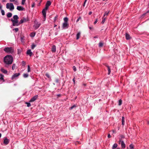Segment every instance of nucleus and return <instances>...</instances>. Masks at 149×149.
I'll return each instance as SVG.
<instances>
[{
    "label": "nucleus",
    "mask_w": 149,
    "mask_h": 149,
    "mask_svg": "<svg viewBox=\"0 0 149 149\" xmlns=\"http://www.w3.org/2000/svg\"><path fill=\"white\" fill-rule=\"evenodd\" d=\"M89 28L90 29H92V27L91 26H89Z\"/></svg>",
    "instance_id": "61"
},
{
    "label": "nucleus",
    "mask_w": 149,
    "mask_h": 149,
    "mask_svg": "<svg viewBox=\"0 0 149 149\" xmlns=\"http://www.w3.org/2000/svg\"><path fill=\"white\" fill-rule=\"evenodd\" d=\"M147 123H148V124H149V121H148L147 122Z\"/></svg>",
    "instance_id": "64"
},
{
    "label": "nucleus",
    "mask_w": 149,
    "mask_h": 149,
    "mask_svg": "<svg viewBox=\"0 0 149 149\" xmlns=\"http://www.w3.org/2000/svg\"><path fill=\"white\" fill-rule=\"evenodd\" d=\"M16 67V65L15 64H13L12 65V69L13 70Z\"/></svg>",
    "instance_id": "35"
},
{
    "label": "nucleus",
    "mask_w": 149,
    "mask_h": 149,
    "mask_svg": "<svg viewBox=\"0 0 149 149\" xmlns=\"http://www.w3.org/2000/svg\"><path fill=\"white\" fill-rule=\"evenodd\" d=\"M29 76L28 74L27 73H25L23 74V76L24 78H27Z\"/></svg>",
    "instance_id": "29"
},
{
    "label": "nucleus",
    "mask_w": 149,
    "mask_h": 149,
    "mask_svg": "<svg viewBox=\"0 0 149 149\" xmlns=\"http://www.w3.org/2000/svg\"><path fill=\"white\" fill-rule=\"evenodd\" d=\"M45 75L48 78H50V76H49V74L47 73V74H46Z\"/></svg>",
    "instance_id": "46"
},
{
    "label": "nucleus",
    "mask_w": 149,
    "mask_h": 149,
    "mask_svg": "<svg viewBox=\"0 0 149 149\" xmlns=\"http://www.w3.org/2000/svg\"><path fill=\"white\" fill-rule=\"evenodd\" d=\"M1 12L2 15H5V12L3 10L1 9Z\"/></svg>",
    "instance_id": "34"
},
{
    "label": "nucleus",
    "mask_w": 149,
    "mask_h": 149,
    "mask_svg": "<svg viewBox=\"0 0 149 149\" xmlns=\"http://www.w3.org/2000/svg\"><path fill=\"white\" fill-rule=\"evenodd\" d=\"M9 139L6 137L4 138L3 142L5 145H7L9 143Z\"/></svg>",
    "instance_id": "8"
},
{
    "label": "nucleus",
    "mask_w": 149,
    "mask_h": 149,
    "mask_svg": "<svg viewBox=\"0 0 149 149\" xmlns=\"http://www.w3.org/2000/svg\"><path fill=\"white\" fill-rule=\"evenodd\" d=\"M86 2H85V1H84V3L83 4V6L84 7L85 6Z\"/></svg>",
    "instance_id": "54"
},
{
    "label": "nucleus",
    "mask_w": 149,
    "mask_h": 149,
    "mask_svg": "<svg viewBox=\"0 0 149 149\" xmlns=\"http://www.w3.org/2000/svg\"><path fill=\"white\" fill-rule=\"evenodd\" d=\"M3 50L5 52L8 54L12 53L14 52V49L11 47H5Z\"/></svg>",
    "instance_id": "3"
},
{
    "label": "nucleus",
    "mask_w": 149,
    "mask_h": 149,
    "mask_svg": "<svg viewBox=\"0 0 149 149\" xmlns=\"http://www.w3.org/2000/svg\"><path fill=\"white\" fill-rule=\"evenodd\" d=\"M38 96L37 95H35L32 97L30 100V102H34L38 98Z\"/></svg>",
    "instance_id": "10"
},
{
    "label": "nucleus",
    "mask_w": 149,
    "mask_h": 149,
    "mask_svg": "<svg viewBox=\"0 0 149 149\" xmlns=\"http://www.w3.org/2000/svg\"><path fill=\"white\" fill-rule=\"evenodd\" d=\"M119 143H120L121 142V144L122 148H125V145L123 141H122L120 139L119 141Z\"/></svg>",
    "instance_id": "7"
},
{
    "label": "nucleus",
    "mask_w": 149,
    "mask_h": 149,
    "mask_svg": "<svg viewBox=\"0 0 149 149\" xmlns=\"http://www.w3.org/2000/svg\"><path fill=\"white\" fill-rule=\"evenodd\" d=\"M26 1V0H22V5H24V4L25 2Z\"/></svg>",
    "instance_id": "42"
},
{
    "label": "nucleus",
    "mask_w": 149,
    "mask_h": 149,
    "mask_svg": "<svg viewBox=\"0 0 149 149\" xmlns=\"http://www.w3.org/2000/svg\"><path fill=\"white\" fill-rule=\"evenodd\" d=\"M6 8L9 9L10 11H12L14 8L13 4L12 3H8L6 4Z\"/></svg>",
    "instance_id": "4"
},
{
    "label": "nucleus",
    "mask_w": 149,
    "mask_h": 149,
    "mask_svg": "<svg viewBox=\"0 0 149 149\" xmlns=\"http://www.w3.org/2000/svg\"><path fill=\"white\" fill-rule=\"evenodd\" d=\"M18 1H15V4H18Z\"/></svg>",
    "instance_id": "53"
},
{
    "label": "nucleus",
    "mask_w": 149,
    "mask_h": 149,
    "mask_svg": "<svg viewBox=\"0 0 149 149\" xmlns=\"http://www.w3.org/2000/svg\"><path fill=\"white\" fill-rule=\"evenodd\" d=\"M107 136L109 138H110L111 137V136L109 134H108Z\"/></svg>",
    "instance_id": "48"
},
{
    "label": "nucleus",
    "mask_w": 149,
    "mask_h": 149,
    "mask_svg": "<svg viewBox=\"0 0 149 149\" xmlns=\"http://www.w3.org/2000/svg\"><path fill=\"white\" fill-rule=\"evenodd\" d=\"M4 75L2 74H0V81H3V82L5 81V80L4 79Z\"/></svg>",
    "instance_id": "13"
},
{
    "label": "nucleus",
    "mask_w": 149,
    "mask_h": 149,
    "mask_svg": "<svg viewBox=\"0 0 149 149\" xmlns=\"http://www.w3.org/2000/svg\"><path fill=\"white\" fill-rule=\"evenodd\" d=\"M81 19V17H79L78 18V19H77V20L76 21V22H78L79 20H80V19Z\"/></svg>",
    "instance_id": "45"
},
{
    "label": "nucleus",
    "mask_w": 149,
    "mask_h": 149,
    "mask_svg": "<svg viewBox=\"0 0 149 149\" xmlns=\"http://www.w3.org/2000/svg\"><path fill=\"white\" fill-rule=\"evenodd\" d=\"M41 25V23L39 22H36L35 23V24L34 25L36 29H38Z\"/></svg>",
    "instance_id": "9"
},
{
    "label": "nucleus",
    "mask_w": 149,
    "mask_h": 149,
    "mask_svg": "<svg viewBox=\"0 0 149 149\" xmlns=\"http://www.w3.org/2000/svg\"><path fill=\"white\" fill-rule=\"evenodd\" d=\"M21 50L19 49L18 50V54H19L21 52Z\"/></svg>",
    "instance_id": "49"
},
{
    "label": "nucleus",
    "mask_w": 149,
    "mask_h": 149,
    "mask_svg": "<svg viewBox=\"0 0 149 149\" xmlns=\"http://www.w3.org/2000/svg\"><path fill=\"white\" fill-rule=\"evenodd\" d=\"M61 94H57V97H58H58H61Z\"/></svg>",
    "instance_id": "51"
},
{
    "label": "nucleus",
    "mask_w": 149,
    "mask_h": 149,
    "mask_svg": "<svg viewBox=\"0 0 149 149\" xmlns=\"http://www.w3.org/2000/svg\"><path fill=\"white\" fill-rule=\"evenodd\" d=\"M13 20H18V19H19V17L17 15H14L13 16Z\"/></svg>",
    "instance_id": "20"
},
{
    "label": "nucleus",
    "mask_w": 149,
    "mask_h": 149,
    "mask_svg": "<svg viewBox=\"0 0 149 149\" xmlns=\"http://www.w3.org/2000/svg\"><path fill=\"white\" fill-rule=\"evenodd\" d=\"M73 82L74 84L75 83V80H74V78L73 79Z\"/></svg>",
    "instance_id": "58"
},
{
    "label": "nucleus",
    "mask_w": 149,
    "mask_h": 149,
    "mask_svg": "<svg viewBox=\"0 0 149 149\" xmlns=\"http://www.w3.org/2000/svg\"><path fill=\"white\" fill-rule=\"evenodd\" d=\"M72 68L74 71H76V68L75 66H73L72 67Z\"/></svg>",
    "instance_id": "43"
},
{
    "label": "nucleus",
    "mask_w": 149,
    "mask_h": 149,
    "mask_svg": "<svg viewBox=\"0 0 149 149\" xmlns=\"http://www.w3.org/2000/svg\"><path fill=\"white\" fill-rule=\"evenodd\" d=\"M105 66L107 67V69H108V74L109 75L110 74V73H111V72L110 68L109 66H108L107 65H106Z\"/></svg>",
    "instance_id": "15"
},
{
    "label": "nucleus",
    "mask_w": 149,
    "mask_h": 149,
    "mask_svg": "<svg viewBox=\"0 0 149 149\" xmlns=\"http://www.w3.org/2000/svg\"><path fill=\"white\" fill-rule=\"evenodd\" d=\"M56 26H57V25L55 24H54V27H56Z\"/></svg>",
    "instance_id": "62"
},
{
    "label": "nucleus",
    "mask_w": 149,
    "mask_h": 149,
    "mask_svg": "<svg viewBox=\"0 0 149 149\" xmlns=\"http://www.w3.org/2000/svg\"><path fill=\"white\" fill-rule=\"evenodd\" d=\"M13 62V58L12 56L8 55L5 56L4 58V62L6 64L5 65L7 67V65L11 64Z\"/></svg>",
    "instance_id": "1"
},
{
    "label": "nucleus",
    "mask_w": 149,
    "mask_h": 149,
    "mask_svg": "<svg viewBox=\"0 0 149 149\" xmlns=\"http://www.w3.org/2000/svg\"><path fill=\"white\" fill-rule=\"evenodd\" d=\"M83 85L84 86H86V84H83Z\"/></svg>",
    "instance_id": "60"
},
{
    "label": "nucleus",
    "mask_w": 149,
    "mask_h": 149,
    "mask_svg": "<svg viewBox=\"0 0 149 149\" xmlns=\"http://www.w3.org/2000/svg\"><path fill=\"white\" fill-rule=\"evenodd\" d=\"M14 1H15V0H10V1L11 2H14Z\"/></svg>",
    "instance_id": "57"
},
{
    "label": "nucleus",
    "mask_w": 149,
    "mask_h": 149,
    "mask_svg": "<svg viewBox=\"0 0 149 149\" xmlns=\"http://www.w3.org/2000/svg\"><path fill=\"white\" fill-rule=\"evenodd\" d=\"M23 20H24V22H25L26 21V19H24Z\"/></svg>",
    "instance_id": "59"
},
{
    "label": "nucleus",
    "mask_w": 149,
    "mask_h": 149,
    "mask_svg": "<svg viewBox=\"0 0 149 149\" xmlns=\"http://www.w3.org/2000/svg\"><path fill=\"white\" fill-rule=\"evenodd\" d=\"M97 19H96L95 21L94 22V24H95L97 23Z\"/></svg>",
    "instance_id": "47"
},
{
    "label": "nucleus",
    "mask_w": 149,
    "mask_h": 149,
    "mask_svg": "<svg viewBox=\"0 0 149 149\" xmlns=\"http://www.w3.org/2000/svg\"><path fill=\"white\" fill-rule=\"evenodd\" d=\"M58 19V16L57 15H56V16L54 18V23H55L56 21V20H57Z\"/></svg>",
    "instance_id": "31"
},
{
    "label": "nucleus",
    "mask_w": 149,
    "mask_h": 149,
    "mask_svg": "<svg viewBox=\"0 0 149 149\" xmlns=\"http://www.w3.org/2000/svg\"><path fill=\"white\" fill-rule=\"evenodd\" d=\"M109 11H107V12H105V13L104 14L103 17H105L106 16H107L108 15V14L109 13Z\"/></svg>",
    "instance_id": "27"
},
{
    "label": "nucleus",
    "mask_w": 149,
    "mask_h": 149,
    "mask_svg": "<svg viewBox=\"0 0 149 149\" xmlns=\"http://www.w3.org/2000/svg\"><path fill=\"white\" fill-rule=\"evenodd\" d=\"M81 35V33L79 32L77 33L76 35V39L78 40L80 38Z\"/></svg>",
    "instance_id": "17"
},
{
    "label": "nucleus",
    "mask_w": 149,
    "mask_h": 149,
    "mask_svg": "<svg viewBox=\"0 0 149 149\" xmlns=\"http://www.w3.org/2000/svg\"><path fill=\"white\" fill-rule=\"evenodd\" d=\"M68 24L67 22H64L63 24L62 27L64 29L65 28H68Z\"/></svg>",
    "instance_id": "11"
},
{
    "label": "nucleus",
    "mask_w": 149,
    "mask_h": 149,
    "mask_svg": "<svg viewBox=\"0 0 149 149\" xmlns=\"http://www.w3.org/2000/svg\"><path fill=\"white\" fill-rule=\"evenodd\" d=\"M56 83H59V80L58 79H56Z\"/></svg>",
    "instance_id": "50"
},
{
    "label": "nucleus",
    "mask_w": 149,
    "mask_h": 149,
    "mask_svg": "<svg viewBox=\"0 0 149 149\" xmlns=\"http://www.w3.org/2000/svg\"><path fill=\"white\" fill-rule=\"evenodd\" d=\"M98 37H97V36H95L94 37V38H97Z\"/></svg>",
    "instance_id": "63"
},
{
    "label": "nucleus",
    "mask_w": 149,
    "mask_h": 149,
    "mask_svg": "<svg viewBox=\"0 0 149 149\" xmlns=\"http://www.w3.org/2000/svg\"><path fill=\"white\" fill-rule=\"evenodd\" d=\"M125 37L126 39L127 40H129L130 38V36L127 33H126Z\"/></svg>",
    "instance_id": "19"
},
{
    "label": "nucleus",
    "mask_w": 149,
    "mask_h": 149,
    "mask_svg": "<svg viewBox=\"0 0 149 149\" xmlns=\"http://www.w3.org/2000/svg\"><path fill=\"white\" fill-rule=\"evenodd\" d=\"M12 14L10 13H8L7 14V16L8 18H10L12 17Z\"/></svg>",
    "instance_id": "22"
},
{
    "label": "nucleus",
    "mask_w": 149,
    "mask_h": 149,
    "mask_svg": "<svg viewBox=\"0 0 149 149\" xmlns=\"http://www.w3.org/2000/svg\"><path fill=\"white\" fill-rule=\"evenodd\" d=\"M117 146H118V145L117 143H114L112 147V149H114L116 148L117 147Z\"/></svg>",
    "instance_id": "23"
},
{
    "label": "nucleus",
    "mask_w": 149,
    "mask_h": 149,
    "mask_svg": "<svg viewBox=\"0 0 149 149\" xmlns=\"http://www.w3.org/2000/svg\"><path fill=\"white\" fill-rule=\"evenodd\" d=\"M106 17H103L102 18V22H101L102 23V24H103L105 21V20L106 19Z\"/></svg>",
    "instance_id": "25"
},
{
    "label": "nucleus",
    "mask_w": 149,
    "mask_h": 149,
    "mask_svg": "<svg viewBox=\"0 0 149 149\" xmlns=\"http://www.w3.org/2000/svg\"><path fill=\"white\" fill-rule=\"evenodd\" d=\"M51 3L50 1H47L45 5V8L42 10V13L45 20L46 17V11L48 9L49 6L51 5Z\"/></svg>",
    "instance_id": "2"
},
{
    "label": "nucleus",
    "mask_w": 149,
    "mask_h": 149,
    "mask_svg": "<svg viewBox=\"0 0 149 149\" xmlns=\"http://www.w3.org/2000/svg\"><path fill=\"white\" fill-rule=\"evenodd\" d=\"M13 30H15V32H17L19 30L18 28H15L13 29Z\"/></svg>",
    "instance_id": "40"
},
{
    "label": "nucleus",
    "mask_w": 149,
    "mask_h": 149,
    "mask_svg": "<svg viewBox=\"0 0 149 149\" xmlns=\"http://www.w3.org/2000/svg\"><path fill=\"white\" fill-rule=\"evenodd\" d=\"M122 124L123 125H124L125 124V118L124 117H122Z\"/></svg>",
    "instance_id": "24"
},
{
    "label": "nucleus",
    "mask_w": 149,
    "mask_h": 149,
    "mask_svg": "<svg viewBox=\"0 0 149 149\" xmlns=\"http://www.w3.org/2000/svg\"><path fill=\"white\" fill-rule=\"evenodd\" d=\"M26 53L27 54L29 55L30 56H31L33 54L30 49H29L27 51Z\"/></svg>",
    "instance_id": "14"
},
{
    "label": "nucleus",
    "mask_w": 149,
    "mask_h": 149,
    "mask_svg": "<svg viewBox=\"0 0 149 149\" xmlns=\"http://www.w3.org/2000/svg\"><path fill=\"white\" fill-rule=\"evenodd\" d=\"M35 32H33L30 34V36L31 37H33L35 36Z\"/></svg>",
    "instance_id": "21"
},
{
    "label": "nucleus",
    "mask_w": 149,
    "mask_h": 149,
    "mask_svg": "<svg viewBox=\"0 0 149 149\" xmlns=\"http://www.w3.org/2000/svg\"><path fill=\"white\" fill-rule=\"evenodd\" d=\"M52 51L53 52H55L56 51V47L55 45L52 46Z\"/></svg>",
    "instance_id": "16"
},
{
    "label": "nucleus",
    "mask_w": 149,
    "mask_h": 149,
    "mask_svg": "<svg viewBox=\"0 0 149 149\" xmlns=\"http://www.w3.org/2000/svg\"><path fill=\"white\" fill-rule=\"evenodd\" d=\"M24 22V20L22 19L20 20V22H19V24H21L22 23Z\"/></svg>",
    "instance_id": "37"
},
{
    "label": "nucleus",
    "mask_w": 149,
    "mask_h": 149,
    "mask_svg": "<svg viewBox=\"0 0 149 149\" xmlns=\"http://www.w3.org/2000/svg\"><path fill=\"white\" fill-rule=\"evenodd\" d=\"M17 9L19 11H22L24 10V8L22 6H17Z\"/></svg>",
    "instance_id": "12"
},
{
    "label": "nucleus",
    "mask_w": 149,
    "mask_h": 149,
    "mask_svg": "<svg viewBox=\"0 0 149 149\" xmlns=\"http://www.w3.org/2000/svg\"><path fill=\"white\" fill-rule=\"evenodd\" d=\"M120 137H121V138L120 139H119V140L120 139L121 140L122 139L124 138H125V137H124V136L123 135H120Z\"/></svg>",
    "instance_id": "41"
},
{
    "label": "nucleus",
    "mask_w": 149,
    "mask_h": 149,
    "mask_svg": "<svg viewBox=\"0 0 149 149\" xmlns=\"http://www.w3.org/2000/svg\"><path fill=\"white\" fill-rule=\"evenodd\" d=\"M20 75L19 73H16L14 74L12 77L11 79L12 80L16 79Z\"/></svg>",
    "instance_id": "6"
},
{
    "label": "nucleus",
    "mask_w": 149,
    "mask_h": 149,
    "mask_svg": "<svg viewBox=\"0 0 149 149\" xmlns=\"http://www.w3.org/2000/svg\"><path fill=\"white\" fill-rule=\"evenodd\" d=\"M26 104H27L28 107H30L31 106V104L29 102H26Z\"/></svg>",
    "instance_id": "38"
},
{
    "label": "nucleus",
    "mask_w": 149,
    "mask_h": 149,
    "mask_svg": "<svg viewBox=\"0 0 149 149\" xmlns=\"http://www.w3.org/2000/svg\"><path fill=\"white\" fill-rule=\"evenodd\" d=\"M1 71L4 74H6L7 72V70L3 68H1Z\"/></svg>",
    "instance_id": "18"
},
{
    "label": "nucleus",
    "mask_w": 149,
    "mask_h": 149,
    "mask_svg": "<svg viewBox=\"0 0 149 149\" xmlns=\"http://www.w3.org/2000/svg\"><path fill=\"white\" fill-rule=\"evenodd\" d=\"M76 107V105H73V106H72L70 107L69 108V109L70 110H72V109H73L74 107Z\"/></svg>",
    "instance_id": "36"
},
{
    "label": "nucleus",
    "mask_w": 149,
    "mask_h": 149,
    "mask_svg": "<svg viewBox=\"0 0 149 149\" xmlns=\"http://www.w3.org/2000/svg\"><path fill=\"white\" fill-rule=\"evenodd\" d=\"M34 5H35V3H33V4H32V7H34Z\"/></svg>",
    "instance_id": "56"
},
{
    "label": "nucleus",
    "mask_w": 149,
    "mask_h": 149,
    "mask_svg": "<svg viewBox=\"0 0 149 149\" xmlns=\"http://www.w3.org/2000/svg\"><path fill=\"white\" fill-rule=\"evenodd\" d=\"M22 65L23 66H24L26 64V63L24 61H22Z\"/></svg>",
    "instance_id": "44"
},
{
    "label": "nucleus",
    "mask_w": 149,
    "mask_h": 149,
    "mask_svg": "<svg viewBox=\"0 0 149 149\" xmlns=\"http://www.w3.org/2000/svg\"><path fill=\"white\" fill-rule=\"evenodd\" d=\"M36 47V45L33 43L31 45V48L32 49H33Z\"/></svg>",
    "instance_id": "33"
},
{
    "label": "nucleus",
    "mask_w": 149,
    "mask_h": 149,
    "mask_svg": "<svg viewBox=\"0 0 149 149\" xmlns=\"http://www.w3.org/2000/svg\"><path fill=\"white\" fill-rule=\"evenodd\" d=\"M28 72H30V68L29 65H28Z\"/></svg>",
    "instance_id": "39"
},
{
    "label": "nucleus",
    "mask_w": 149,
    "mask_h": 149,
    "mask_svg": "<svg viewBox=\"0 0 149 149\" xmlns=\"http://www.w3.org/2000/svg\"><path fill=\"white\" fill-rule=\"evenodd\" d=\"M103 45V43L102 42H100L99 44V47H102Z\"/></svg>",
    "instance_id": "26"
},
{
    "label": "nucleus",
    "mask_w": 149,
    "mask_h": 149,
    "mask_svg": "<svg viewBox=\"0 0 149 149\" xmlns=\"http://www.w3.org/2000/svg\"><path fill=\"white\" fill-rule=\"evenodd\" d=\"M64 22H67L68 21V18L67 17H65L64 19Z\"/></svg>",
    "instance_id": "30"
},
{
    "label": "nucleus",
    "mask_w": 149,
    "mask_h": 149,
    "mask_svg": "<svg viewBox=\"0 0 149 149\" xmlns=\"http://www.w3.org/2000/svg\"><path fill=\"white\" fill-rule=\"evenodd\" d=\"M112 132L113 133H116V131L115 130H112Z\"/></svg>",
    "instance_id": "52"
},
{
    "label": "nucleus",
    "mask_w": 149,
    "mask_h": 149,
    "mask_svg": "<svg viewBox=\"0 0 149 149\" xmlns=\"http://www.w3.org/2000/svg\"><path fill=\"white\" fill-rule=\"evenodd\" d=\"M129 147L130 149H134V146L133 144H131L129 146Z\"/></svg>",
    "instance_id": "28"
},
{
    "label": "nucleus",
    "mask_w": 149,
    "mask_h": 149,
    "mask_svg": "<svg viewBox=\"0 0 149 149\" xmlns=\"http://www.w3.org/2000/svg\"><path fill=\"white\" fill-rule=\"evenodd\" d=\"M92 14V12H91V11H90L89 12V13H88V14L89 15H91V14Z\"/></svg>",
    "instance_id": "55"
},
{
    "label": "nucleus",
    "mask_w": 149,
    "mask_h": 149,
    "mask_svg": "<svg viewBox=\"0 0 149 149\" xmlns=\"http://www.w3.org/2000/svg\"><path fill=\"white\" fill-rule=\"evenodd\" d=\"M122 104V100L121 99H120L118 101V105L119 106H120Z\"/></svg>",
    "instance_id": "32"
},
{
    "label": "nucleus",
    "mask_w": 149,
    "mask_h": 149,
    "mask_svg": "<svg viewBox=\"0 0 149 149\" xmlns=\"http://www.w3.org/2000/svg\"><path fill=\"white\" fill-rule=\"evenodd\" d=\"M11 20L13 23V26H17L19 25L18 20H13V18H11Z\"/></svg>",
    "instance_id": "5"
}]
</instances>
